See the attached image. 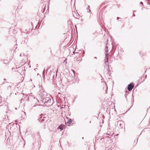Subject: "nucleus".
<instances>
[{
    "label": "nucleus",
    "instance_id": "obj_1",
    "mask_svg": "<svg viewBox=\"0 0 150 150\" xmlns=\"http://www.w3.org/2000/svg\"><path fill=\"white\" fill-rule=\"evenodd\" d=\"M41 101L47 107L50 106L53 104V100L47 97H42Z\"/></svg>",
    "mask_w": 150,
    "mask_h": 150
},
{
    "label": "nucleus",
    "instance_id": "obj_2",
    "mask_svg": "<svg viewBox=\"0 0 150 150\" xmlns=\"http://www.w3.org/2000/svg\"><path fill=\"white\" fill-rule=\"evenodd\" d=\"M49 75L50 76L49 78L52 79V80H55V78H56L57 73L51 71L49 74Z\"/></svg>",
    "mask_w": 150,
    "mask_h": 150
},
{
    "label": "nucleus",
    "instance_id": "obj_3",
    "mask_svg": "<svg viewBox=\"0 0 150 150\" xmlns=\"http://www.w3.org/2000/svg\"><path fill=\"white\" fill-rule=\"evenodd\" d=\"M2 84H5L7 86H8L7 88V91L8 92H11V85L12 83H9L7 82H5L4 81Z\"/></svg>",
    "mask_w": 150,
    "mask_h": 150
},
{
    "label": "nucleus",
    "instance_id": "obj_4",
    "mask_svg": "<svg viewBox=\"0 0 150 150\" xmlns=\"http://www.w3.org/2000/svg\"><path fill=\"white\" fill-rule=\"evenodd\" d=\"M28 100H29V101H30L31 100H32L34 104L36 103V102L37 101V99L35 98L34 96L31 95H30L28 97Z\"/></svg>",
    "mask_w": 150,
    "mask_h": 150
},
{
    "label": "nucleus",
    "instance_id": "obj_5",
    "mask_svg": "<svg viewBox=\"0 0 150 150\" xmlns=\"http://www.w3.org/2000/svg\"><path fill=\"white\" fill-rule=\"evenodd\" d=\"M117 125L119 126L121 128H123L124 127H125L124 123L122 120L117 121Z\"/></svg>",
    "mask_w": 150,
    "mask_h": 150
},
{
    "label": "nucleus",
    "instance_id": "obj_6",
    "mask_svg": "<svg viewBox=\"0 0 150 150\" xmlns=\"http://www.w3.org/2000/svg\"><path fill=\"white\" fill-rule=\"evenodd\" d=\"M134 87V85L132 83H130L128 85V90L129 91H130L132 90Z\"/></svg>",
    "mask_w": 150,
    "mask_h": 150
},
{
    "label": "nucleus",
    "instance_id": "obj_7",
    "mask_svg": "<svg viewBox=\"0 0 150 150\" xmlns=\"http://www.w3.org/2000/svg\"><path fill=\"white\" fill-rule=\"evenodd\" d=\"M20 86H19V85H17V86H15V90L17 92V93H21V92H22V89L21 88H21H20V90L19 91V90H18V88L19 87H20Z\"/></svg>",
    "mask_w": 150,
    "mask_h": 150
},
{
    "label": "nucleus",
    "instance_id": "obj_8",
    "mask_svg": "<svg viewBox=\"0 0 150 150\" xmlns=\"http://www.w3.org/2000/svg\"><path fill=\"white\" fill-rule=\"evenodd\" d=\"M18 71L19 72H22V71H23V70L25 69V67L23 66H21L20 67H18Z\"/></svg>",
    "mask_w": 150,
    "mask_h": 150
},
{
    "label": "nucleus",
    "instance_id": "obj_9",
    "mask_svg": "<svg viewBox=\"0 0 150 150\" xmlns=\"http://www.w3.org/2000/svg\"><path fill=\"white\" fill-rule=\"evenodd\" d=\"M64 126V125H63L62 126V125H61L58 127V129H60L61 130H62L63 129V126Z\"/></svg>",
    "mask_w": 150,
    "mask_h": 150
},
{
    "label": "nucleus",
    "instance_id": "obj_10",
    "mask_svg": "<svg viewBox=\"0 0 150 150\" xmlns=\"http://www.w3.org/2000/svg\"><path fill=\"white\" fill-rule=\"evenodd\" d=\"M72 122V120L71 119H70L68 120V121L67 122V123L68 124H70Z\"/></svg>",
    "mask_w": 150,
    "mask_h": 150
},
{
    "label": "nucleus",
    "instance_id": "obj_11",
    "mask_svg": "<svg viewBox=\"0 0 150 150\" xmlns=\"http://www.w3.org/2000/svg\"><path fill=\"white\" fill-rule=\"evenodd\" d=\"M21 6H18L17 7L16 9V11H20V9L21 8Z\"/></svg>",
    "mask_w": 150,
    "mask_h": 150
},
{
    "label": "nucleus",
    "instance_id": "obj_12",
    "mask_svg": "<svg viewBox=\"0 0 150 150\" xmlns=\"http://www.w3.org/2000/svg\"><path fill=\"white\" fill-rule=\"evenodd\" d=\"M108 54L107 53V52L105 53V59H108Z\"/></svg>",
    "mask_w": 150,
    "mask_h": 150
},
{
    "label": "nucleus",
    "instance_id": "obj_13",
    "mask_svg": "<svg viewBox=\"0 0 150 150\" xmlns=\"http://www.w3.org/2000/svg\"><path fill=\"white\" fill-rule=\"evenodd\" d=\"M144 79L143 80H142V78H141V79H139V81L140 82L141 81L142 82H143V81H144Z\"/></svg>",
    "mask_w": 150,
    "mask_h": 150
},
{
    "label": "nucleus",
    "instance_id": "obj_14",
    "mask_svg": "<svg viewBox=\"0 0 150 150\" xmlns=\"http://www.w3.org/2000/svg\"><path fill=\"white\" fill-rule=\"evenodd\" d=\"M39 106V105H34L33 106V107H38Z\"/></svg>",
    "mask_w": 150,
    "mask_h": 150
},
{
    "label": "nucleus",
    "instance_id": "obj_15",
    "mask_svg": "<svg viewBox=\"0 0 150 150\" xmlns=\"http://www.w3.org/2000/svg\"><path fill=\"white\" fill-rule=\"evenodd\" d=\"M22 114H24L25 115V112L24 111H22Z\"/></svg>",
    "mask_w": 150,
    "mask_h": 150
},
{
    "label": "nucleus",
    "instance_id": "obj_16",
    "mask_svg": "<svg viewBox=\"0 0 150 150\" xmlns=\"http://www.w3.org/2000/svg\"><path fill=\"white\" fill-rule=\"evenodd\" d=\"M90 7V6L89 5H88V9H89V11H88L87 12H90L91 11V10L89 9V8Z\"/></svg>",
    "mask_w": 150,
    "mask_h": 150
},
{
    "label": "nucleus",
    "instance_id": "obj_17",
    "mask_svg": "<svg viewBox=\"0 0 150 150\" xmlns=\"http://www.w3.org/2000/svg\"><path fill=\"white\" fill-rule=\"evenodd\" d=\"M108 63V59H107V60L106 61H105V63L107 64V63Z\"/></svg>",
    "mask_w": 150,
    "mask_h": 150
},
{
    "label": "nucleus",
    "instance_id": "obj_18",
    "mask_svg": "<svg viewBox=\"0 0 150 150\" xmlns=\"http://www.w3.org/2000/svg\"><path fill=\"white\" fill-rule=\"evenodd\" d=\"M70 113L69 112H68V115H69V116H70Z\"/></svg>",
    "mask_w": 150,
    "mask_h": 150
},
{
    "label": "nucleus",
    "instance_id": "obj_19",
    "mask_svg": "<svg viewBox=\"0 0 150 150\" xmlns=\"http://www.w3.org/2000/svg\"><path fill=\"white\" fill-rule=\"evenodd\" d=\"M1 97L0 96V102L1 101Z\"/></svg>",
    "mask_w": 150,
    "mask_h": 150
},
{
    "label": "nucleus",
    "instance_id": "obj_20",
    "mask_svg": "<svg viewBox=\"0 0 150 150\" xmlns=\"http://www.w3.org/2000/svg\"><path fill=\"white\" fill-rule=\"evenodd\" d=\"M133 16H135V15L134 14V13H133Z\"/></svg>",
    "mask_w": 150,
    "mask_h": 150
},
{
    "label": "nucleus",
    "instance_id": "obj_21",
    "mask_svg": "<svg viewBox=\"0 0 150 150\" xmlns=\"http://www.w3.org/2000/svg\"><path fill=\"white\" fill-rule=\"evenodd\" d=\"M104 135H109V134H104Z\"/></svg>",
    "mask_w": 150,
    "mask_h": 150
},
{
    "label": "nucleus",
    "instance_id": "obj_22",
    "mask_svg": "<svg viewBox=\"0 0 150 150\" xmlns=\"http://www.w3.org/2000/svg\"><path fill=\"white\" fill-rule=\"evenodd\" d=\"M0 106H4V105L3 106L2 104H1V105H0Z\"/></svg>",
    "mask_w": 150,
    "mask_h": 150
},
{
    "label": "nucleus",
    "instance_id": "obj_23",
    "mask_svg": "<svg viewBox=\"0 0 150 150\" xmlns=\"http://www.w3.org/2000/svg\"><path fill=\"white\" fill-rule=\"evenodd\" d=\"M94 58V59H97V58L96 57H95Z\"/></svg>",
    "mask_w": 150,
    "mask_h": 150
},
{
    "label": "nucleus",
    "instance_id": "obj_24",
    "mask_svg": "<svg viewBox=\"0 0 150 150\" xmlns=\"http://www.w3.org/2000/svg\"><path fill=\"white\" fill-rule=\"evenodd\" d=\"M119 18H119V17H117V19H119Z\"/></svg>",
    "mask_w": 150,
    "mask_h": 150
},
{
    "label": "nucleus",
    "instance_id": "obj_25",
    "mask_svg": "<svg viewBox=\"0 0 150 150\" xmlns=\"http://www.w3.org/2000/svg\"><path fill=\"white\" fill-rule=\"evenodd\" d=\"M146 76H147L146 75L145 76V79H146Z\"/></svg>",
    "mask_w": 150,
    "mask_h": 150
},
{
    "label": "nucleus",
    "instance_id": "obj_26",
    "mask_svg": "<svg viewBox=\"0 0 150 150\" xmlns=\"http://www.w3.org/2000/svg\"><path fill=\"white\" fill-rule=\"evenodd\" d=\"M140 4H143V3H142V2H140Z\"/></svg>",
    "mask_w": 150,
    "mask_h": 150
},
{
    "label": "nucleus",
    "instance_id": "obj_27",
    "mask_svg": "<svg viewBox=\"0 0 150 150\" xmlns=\"http://www.w3.org/2000/svg\"><path fill=\"white\" fill-rule=\"evenodd\" d=\"M105 52H108L107 50H106L105 51Z\"/></svg>",
    "mask_w": 150,
    "mask_h": 150
},
{
    "label": "nucleus",
    "instance_id": "obj_28",
    "mask_svg": "<svg viewBox=\"0 0 150 150\" xmlns=\"http://www.w3.org/2000/svg\"><path fill=\"white\" fill-rule=\"evenodd\" d=\"M108 47L106 46V48H107L108 49Z\"/></svg>",
    "mask_w": 150,
    "mask_h": 150
},
{
    "label": "nucleus",
    "instance_id": "obj_29",
    "mask_svg": "<svg viewBox=\"0 0 150 150\" xmlns=\"http://www.w3.org/2000/svg\"><path fill=\"white\" fill-rule=\"evenodd\" d=\"M82 60V59H80L79 60L81 61Z\"/></svg>",
    "mask_w": 150,
    "mask_h": 150
},
{
    "label": "nucleus",
    "instance_id": "obj_30",
    "mask_svg": "<svg viewBox=\"0 0 150 150\" xmlns=\"http://www.w3.org/2000/svg\"><path fill=\"white\" fill-rule=\"evenodd\" d=\"M66 117L67 118V119H68V117L67 116Z\"/></svg>",
    "mask_w": 150,
    "mask_h": 150
},
{
    "label": "nucleus",
    "instance_id": "obj_31",
    "mask_svg": "<svg viewBox=\"0 0 150 150\" xmlns=\"http://www.w3.org/2000/svg\"><path fill=\"white\" fill-rule=\"evenodd\" d=\"M135 12V11H133V13H134V12Z\"/></svg>",
    "mask_w": 150,
    "mask_h": 150
},
{
    "label": "nucleus",
    "instance_id": "obj_32",
    "mask_svg": "<svg viewBox=\"0 0 150 150\" xmlns=\"http://www.w3.org/2000/svg\"><path fill=\"white\" fill-rule=\"evenodd\" d=\"M21 54H20V56H21Z\"/></svg>",
    "mask_w": 150,
    "mask_h": 150
},
{
    "label": "nucleus",
    "instance_id": "obj_33",
    "mask_svg": "<svg viewBox=\"0 0 150 150\" xmlns=\"http://www.w3.org/2000/svg\"><path fill=\"white\" fill-rule=\"evenodd\" d=\"M4 80H6V79H4Z\"/></svg>",
    "mask_w": 150,
    "mask_h": 150
},
{
    "label": "nucleus",
    "instance_id": "obj_34",
    "mask_svg": "<svg viewBox=\"0 0 150 150\" xmlns=\"http://www.w3.org/2000/svg\"><path fill=\"white\" fill-rule=\"evenodd\" d=\"M106 89H107V87H106Z\"/></svg>",
    "mask_w": 150,
    "mask_h": 150
}]
</instances>
